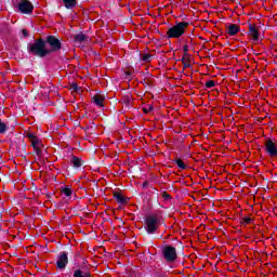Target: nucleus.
<instances>
[{"instance_id": "nucleus-1", "label": "nucleus", "mask_w": 277, "mask_h": 277, "mask_svg": "<svg viewBox=\"0 0 277 277\" xmlns=\"http://www.w3.org/2000/svg\"><path fill=\"white\" fill-rule=\"evenodd\" d=\"M27 50L36 57H47V55H51V51L47 49V41L42 38L35 40L34 43H28Z\"/></svg>"}, {"instance_id": "nucleus-2", "label": "nucleus", "mask_w": 277, "mask_h": 277, "mask_svg": "<svg viewBox=\"0 0 277 277\" xmlns=\"http://www.w3.org/2000/svg\"><path fill=\"white\" fill-rule=\"evenodd\" d=\"M187 27H189V23L187 22H175V25L171 26L167 31V38L179 39L182 36H185V31H187Z\"/></svg>"}, {"instance_id": "nucleus-3", "label": "nucleus", "mask_w": 277, "mask_h": 277, "mask_svg": "<svg viewBox=\"0 0 277 277\" xmlns=\"http://www.w3.org/2000/svg\"><path fill=\"white\" fill-rule=\"evenodd\" d=\"M145 224L147 235H155L159 230V226H161V220L157 214H149L145 217Z\"/></svg>"}, {"instance_id": "nucleus-4", "label": "nucleus", "mask_w": 277, "mask_h": 277, "mask_svg": "<svg viewBox=\"0 0 277 277\" xmlns=\"http://www.w3.org/2000/svg\"><path fill=\"white\" fill-rule=\"evenodd\" d=\"M162 256H163L166 263H176V260L179 259L176 249L170 245H166L162 248Z\"/></svg>"}, {"instance_id": "nucleus-5", "label": "nucleus", "mask_w": 277, "mask_h": 277, "mask_svg": "<svg viewBox=\"0 0 277 277\" xmlns=\"http://www.w3.org/2000/svg\"><path fill=\"white\" fill-rule=\"evenodd\" d=\"M45 44H49V47L51 48L50 50V54L51 53H57V51L62 50V40H60L57 37L50 35L45 38L44 40Z\"/></svg>"}, {"instance_id": "nucleus-6", "label": "nucleus", "mask_w": 277, "mask_h": 277, "mask_svg": "<svg viewBox=\"0 0 277 277\" xmlns=\"http://www.w3.org/2000/svg\"><path fill=\"white\" fill-rule=\"evenodd\" d=\"M265 153L271 157V159H274L277 157V144L276 142L272 141L271 138L265 141L264 144Z\"/></svg>"}, {"instance_id": "nucleus-7", "label": "nucleus", "mask_w": 277, "mask_h": 277, "mask_svg": "<svg viewBox=\"0 0 277 277\" xmlns=\"http://www.w3.org/2000/svg\"><path fill=\"white\" fill-rule=\"evenodd\" d=\"M17 10H19L22 14H32L34 4H31L29 0H21L17 4Z\"/></svg>"}, {"instance_id": "nucleus-8", "label": "nucleus", "mask_w": 277, "mask_h": 277, "mask_svg": "<svg viewBox=\"0 0 277 277\" xmlns=\"http://www.w3.org/2000/svg\"><path fill=\"white\" fill-rule=\"evenodd\" d=\"M66 265H68V252L62 251L56 261V267L57 269H66Z\"/></svg>"}, {"instance_id": "nucleus-9", "label": "nucleus", "mask_w": 277, "mask_h": 277, "mask_svg": "<svg viewBox=\"0 0 277 277\" xmlns=\"http://www.w3.org/2000/svg\"><path fill=\"white\" fill-rule=\"evenodd\" d=\"M113 198H115L119 205H129V201L131 200V198L122 196V193L120 192H114Z\"/></svg>"}, {"instance_id": "nucleus-10", "label": "nucleus", "mask_w": 277, "mask_h": 277, "mask_svg": "<svg viewBox=\"0 0 277 277\" xmlns=\"http://www.w3.org/2000/svg\"><path fill=\"white\" fill-rule=\"evenodd\" d=\"M249 36H251L254 42H259V36H261V32L256 29L254 24H249Z\"/></svg>"}, {"instance_id": "nucleus-11", "label": "nucleus", "mask_w": 277, "mask_h": 277, "mask_svg": "<svg viewBox=\"0 0 277 277\" xmlns=\"http://www.w3.org/2000/svg\"><path fill=\"white\" fill-rule=\"evenodd\" d=\"M92 101H93L94 105H96L97 107H104L103 103H105V95H103V94H95L92 97Z\"/></svg>"}, {"instance_id": "nucleus-12", "label": "nucleus", "mask_w": 277, "mask_h": 277, "mask_svg": "<svg viewBox=\"0 0 277 277\" xmlns=\"http://www.w3.org/2000/svg\"><path fill=\"white\" fill-rule=\"evenodd\" d=\"M239 31H240V27L237 24H229V26H227L228 36H237Z\"/></svg>"}, {"instance_id": "nucleus-13", "label": "nucleus", "mask_w": 277, "mask_h": 277, "mask_svg": "<svg viewBox=\"0 0 277 277\" xmlns=\"http://www.w3.org/2000/svg\"><path fill=\"white\" fill-rule=\"evenodd\" d=\"M74 277H92V274L89 271L78 268L74 271Z\"/></svg>"}, {"instance_id": "nucleus-14", "label": "nucleus", "mask_w": 277, "mask_h": 277, "mask_svg": "<svg viewBox=\"0 0 277 277\" xmlns=\"http://www.w3.org/2000/svg\"><path fill=\"white\" fill-rule=\"evenodd\" d=\"M70 163H71L72 168H81V166H83L81 158H79L77 156L71 157Z\"/></svg>"}, {"instance_id": "nucleus-15", "label": "nucleus", "mask_w": 277, "mask_h": 277, "mask_svg": "<svg viewBox=\"0 0 277 277\" xmlns=\"http://www.w3.org/2000/svg\"><path fill=\"white\" fill-rule=\"evenodd\" d=\"M65 3L66 10H72V8L77 6V0H62Z\"/></svg>"}, {"instance_id": "nucleus-16", "label": "nucleus", "mask_w": 277, "mask_h": 277, "mask_svg": "<svg viewBox=\"0 0 277 277\" xmlns=\"http://www.w3.org/2000/svg\"><path fill=\"white\" fill-rule=\"evenodd\" d=\"M74 40L75 42H85V40H88V36H85L83 32H80L74 36Z\"/></svg>"}, {"instance_id": "nucleus-17", "label": "nucleus", "mask_w": 277, "mask_h": 277, "mask_svg": "<svg viewBox=\"0 0 277 277\" xmlns=\"http://www.w3.org/2000/svg\"><path fill=\"white\" fill-rule=\"evenodd\" d=\"M8 129H10V126L0 120V135H5V133H8Z\"/></svg>"}, {"instance_id": "nucleus-18", "label": "nucleus", "mask_w": 277, "mask_h": 277, "mask_svg": "<svg viewBox=\"0 0 277 277\" xmlns=\"http://www.w3.org/2000/svg\"><path fill=\"white\" fill-rule=\"evenodd\" d=\"M61 192L66 196V198H70L72 196V188H70V186H65Z\"/></svg>"}, {"instance_id": "nucleus-19", "label": "nucleus", "mask_w": 277, "mask_h": 277, "mask_svg": "<svg viewBox=\"0 0 277 277\" xmlns=\"http://www.w3.org/2000/svg\"><path fill=\"white\" fill-rule=\"evenodd\" d=\"M173 161L174 163H176L177 168H180L181 170H187V164H185L181 158H176Z\"/></svg>"}, {"instance_id": "nucleus-20", "label": "nucleus", "mask_w": 277, "mask_h": 277, "mask_svg": "<svg viewBox=\"0 0 277 277\" xmlns=\"http://www.w3.org/2000/svg\"><path fill=\"white\" fill-rule=\"evenodd\" d=\"M141 57H142V62H144L145 64H148V63L153 62V55L151 54L143 53Z\"/></svg>"}, {"instance_id": "nucleus-21", "label": "nucleus", "mask_w": 277, "mask_h": 277, "mask_svg": "<svg viewBox=\"0 0 277 277\" xmlns=\"http://www.w3.org/2000/svg\"><path fill=\"white\" fill-rule=\"evenodd\" d=\"M30 143H31L32 148H37V147L40 146L41 141H40V138L37 136V137L32 138V141H30Z\"/></svg>"}, {"instance_id": "nucleus-22", "label": "nucleus", "mask_w": 277, "mask_h": 277, "mask_svg": "<svg viewBox=\"0 0 277 277\" xmlns=\"http://www.w3.org/2000/svg\"><path fill=\"white\" fill-rule=\"evenodd\" d=\"M252 222H253L252 217L246 216V217L241 219L240 224H245V225L246 224H252Z\"/></svg>"}, {"instance_id": "nucleus-23", "label": "nucleus", "mask_w": 277, "mask_h": 277, "mask_svg": "<svg viewBox=\"0 0 277 277\" xmlns=\"http://www.w3.org/2000/svg\"><path fill=\"white\" fill-rule=\"evenodd\" d=\"M69 90L71 92H79V85H77V82H72L69 87Z\"/></svg>"}, {"instance_id": "nucleus-24", "label": "nucleus", "mask_w": 277, "mask_h": 277, "mask_svg": "<svg viewBox=\"0 0 277 277\" xmlns=\"http://www.w3.org/2000/svg\"><path fill=\"white\" fill-rule=\"evenodd\" d=\"M131 103H133L131 97H124L123 98V104L126 105V107H128V109L131 107Z\"/></svg>"}, {"instance_id": "nucleus-25", "label": "nucleus", "mask_w": 277, "mask_h": 277, "mask_svg": "<svg viewBox=\"0 0 277 277\" xmlns=\"http://www.w3.org/2000/svg\"><path fill=\"white\" fill-rule=\"evenodd\" d=\"M153 109H155V107H153V105H147L146 107H143V111L145 114H150V111H153Z\"/></svg>"}, {"instance_id": "nucleus-26", "label": "nucleus", "mask_w": 277, "mask_h": 277, "mask_svg": "<svg viewBox=\"0 0 277 277\" xmlns=\"http://www.w3.org/2000/svg\"><path fill=\"white\" fill-rule=\"evenodd\" d=\"M162 198L164 200H172V196L168 192H162Z\"/></svg>"}, {"instance_id": "nucleus-27", "label": "nucleus", "mask_w": 277, "mask_h": 277, "mask_svg": "<svg viewBox=\"0 0 277 277\" xmlns=\"http://www.w3.org/2000/svg\"><path fill=\"white\" fill-rule=\"evenodd\" d=\"M192 60L186 58V62L183 63L184 68H192Z\"/></svg>"}, {"instance_id": "nucleus-28", "label": "nucleus", "mask_w": 277, "mask_h": 277, "mask_svg": "<svg viewBox=\"0 0 277 277\" xmlns=\"http://www.w3.org/2000/svg\"><path fill=\"white\" fill-rule=\"evenodd\" d=\"M206 88H215V81L209 80L206 82Z\"/></svg>"}, {"instance_id": "nucleus-29", "label": "nucleus", "mask_w": 277, "mask_h": 277, "mask_svg": "<svg viewBox=\"0 0 277 277\" xmlns=\"http://www.w3.org/2000/svg\"><path fill=\"white\" fill-rule=\"evenodd\" d=\"M26 137H28V140H30V142H31V141L35 140V137H38V136L34 135V133H31V132H28V133L26 134Z\"/></svg>"}, {"instance_id": "nucleus-30", "label": "nucleus", "mask_w": 277, "mask_h": 277, "mask_svg": "<svg viewBox=\"0 0 277 277\" xmlns=\"http://www.w3.org/2000/svg\"><path fill=\"white\" fill-rule=\"evenodd\" d=\"M36 155H38V157H40V155H42V149H40V147H36L34 148Z\"/></svg>"}, {"instance_id": "nucleus-31", "label": "nucleus", "mask_w": 277, "mask_h": 277, "mask_svg": "<svg viewBox=\"0 0 277 277\" xmlns=\"http://www.w3.org/2000/svg\"><path fill=\"white\" fill-rule=\"evenodd\" d=\"M22 34H23L24 38H29V32H27V29H23Z\"/></svg>"}, {"instance_id": "nucleus-32", "label": "nucleus", "mask_w": 277, "mask_h": 277, "mask_svg": "<svg viewBox=\"0 0 277 277\" xmlns=\"http://www.w3.org/2000/svg\"><path fill=\"white\" fill-rule=\"evenodd\" d=\"M156 276H157V277H166V273H163V272H157V273H156Z\"/></svg>"}, {"instance_id": "nucleus-33", "label": "nucleus", "mask_w": 277, "mask_h": 277, "mask_svg": "<svg viewBox=\"0 0 277 277\" xmlns=\"http://www.w3.org/2000/svg\"><path fill=\"white\" fill-rule=\"evenodd\" d=\"M183 51L184 53H189V45L185 44Z\"/></svg>"}, {"instance_id": "nucleus-34", "label": "nucleus", "mask_w": 277, "mask_h": 277, "mask_svg": "<svg viewBox=\"0 0 277 277\" xmlns=\"http://www.w3.org/2000/svg\"><path fill=\"white\" fill-rule=\"evenodd\" d=\"M146 187H148V182H147V181H145V182L143 183V188L146 189Z\"/></svg>"}, {"instance_id": "nucleus-35", "label": "nucleus", "mask_w": 277, "mask_h": 277, "mask_svg": "<svg viewBox=\"0 0 277 277\" xmlns=\"http://www.w3.org/2000/svg\"><path fill=\"white\" fill-rule=\"evenodd\" d=\"M184 57L187 60V58H189V52H184Z\"/></svg>"}, {"instance_id": "nucleus-36", "label": "nucleus", "mask_w": 277, "mask_h": 277, "mask_svg": "<svg viewBox=\"0 0 277 277\" xmlns=\"http://www.w3.org/2000/svg\"><path fill=\"white\" fill-rule=\"evenodd\" d=\"M182 64L186 63L187 62V58H185V56L182 57L181 60Z\"/></svg>"}, {"instance_id": "nucleus-37", "label": "nucleus", "mask_w": 277, "mask_h": 277, "mask_svg": "<svg viewBox=\"0 0 277 277\" xmlns=\"http://www.w3.org/2000/svg\"><path fill=\"white\" fill-rule=\"evenodd\" d=\"M4 111L0 108V116H3Z\"/></svg>"}, {"instance_id": "nucleus-38", "label": "nucleus", "mask_w": 277, "mask_h": 277, "mask_svg": "<svg viewBox=\"0 0 277 277\" xmlns=\"http://www.w3.org/2000/svg\"><path fill=\"white\" fill-rule=\"evenodd\" d=\"M65 277H70V275H65Z\"/></svg>"}]
</instances>
